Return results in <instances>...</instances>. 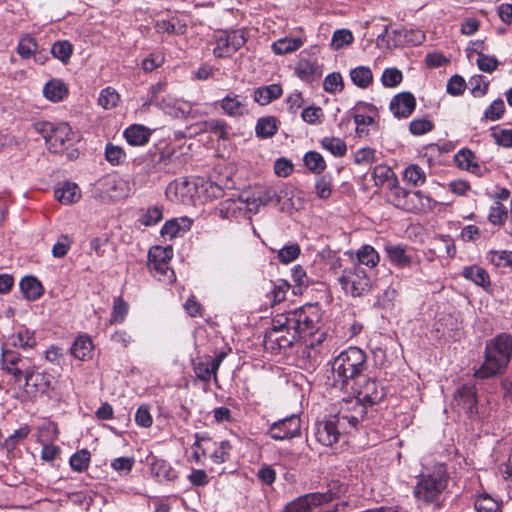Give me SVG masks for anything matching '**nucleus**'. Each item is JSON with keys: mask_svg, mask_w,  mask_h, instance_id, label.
Here are the masks:
<instances>
[{"mask_svg": "<svg viewBox=\"0 0 512 512\" xmlns=\"http://www.w3.org/2000/svg\"><path fill=\"white\" fill-rule=\"evenodd\" d=\"M151 161L153 162V166L151 168L152 171L175 173V170L171 167V163L173 162L171 155L166 154L163 151H155L151 154Z\"/></svg>", "mask_w": 512, "mask_h": 512, "instance_id": "nucleus-39", "label": "nucleus"}, {"mask_svg": "<svg viewBox=\"0 0 512 512\" xmlns=\"http://www.w3.org/2000/svg\"><path fill=\"white\" fill-rule=\"evenodd\" d=\"M512 356V336L501 333L485 345L484 362L474 373L476 378L487 379L502 375Z\"/></svg>", "mask_w": 512, "mask_h": 512, "instance_id": "nucleus-4", "label": "nucleus"}, {"mask_svg": "<svg viewBox=\"0 0 512 512\" xmlns=\"http://www.w3.org/2000/svg\"><path fill=\"white\" fill-rule=\"evenodd\" d=\"M300 254V247L298 244L293 243L285 245L278 251V259L282 263H290L298 258Z\"/></svg>", "mask_w": 512, "mask_h": 512, "instance_id": "nucleus-60", "label": "nucleus"}, {"mask_svg": "<svg viewBox=\"0 0 512 512\" xmlns=\"http://www.w3.org/2000/svg\"><path fill=\"white\" fill-rule=\"evenodd\" d=\"M475 159V154L470 149L467 148L461 149L454 156L455 162L461 169H466L473 173L478 171L480 168L479 164L475 161Z\"/></svg>", "mask_w": 512, "mask_h": 512, "instance_id": "nucleus-33", "label": "nucleus"}, {"mask_svg": "<svg viewBox=\"0 0 512 512\" xmlns=\"http://www.w3.org/2000/svg\"><path fill=\"white\" fill-rule=\"evenodd\" d=\"M477 512H500L499 503L489 495H481L475 501Z\"/></svg>", "mask_w": 512, "mask_h": 512, "instance_id": "nucleus-53", "label": "nucleus"}, {"mask_svg": "<svg viewBox=\"0 0 512 512\" xmlns=\"http://www.w3.org/2000/svg\"><path fill=\"white\" fill-rule=\"evenodd\" d=\"M214 39V56L217 58H226L243 47L248 37L244 29H237L232 31H219L215 34Z\"/></svg>", "mask_w": 512, "mask_h": 512, "instance_id": "nucleus-9", "label": "nucleus"}, {"mask_svg": "<svg viewBox=\"0 0 512 512\" xmlns=\"http://www.w3.org/2000/svg\"><path fill=\"white\" fill-rule=\"evenodd\" d=\"M468 87L474 97H482L488 91L489 82L485 80L484 76L475 75L469 79Z\"/></svg>", "mask_w": 512, "mask_h": 512, "instance_id": "nucleus-51", "label": "nucleus"}, {"mask_svg": "<svg viewBox=\"0 0 512 512\" xmlns=\"http://www.w3.org/2000/svg\"><path fill=\"white\" fill-rule=\"evenodd\" d=\"M90 462V452L86 449H82L74 453L69 460L71 469L76 472L85 471Z\"/></svg>", "mask_w": 512, "mask_h": 512, "instance_id": "nucleus-46", "label": "nucleus"}, {"mask_svg": "<svg viewBox=\"0 0 512 512\" xmlns=\"http://www.w3.org/2000/svg\"><path fill=\"white\" fill-rule=\"evenodd\" d=\"M468 55L470 53H476L478 55L477 58V66L478 68L485 73H492L495 71L499 65L498 59L493 55L484 54L482 51H478V49L470 50V47L467 48Z\"/></svg>", "mask_w": 512, "mask_h": 512, "instance_id": "nucleus-37", "label": "nucleus"}, {"mask_svg": "<svg viewBox=\"0 0 512 512\" xmlns=\"http://www.w3.org/2000/svg\"><path fill=\"white\" fill-rule=\"evenodd\" d=\"M191 221L186 217L171 219L165 222L161 229L162 236H169L170 239L183 235L190 230Z\"/></svg>", "mask_w": 512, "mask_h": 512, "instance_id": "nucleus-24", "label": "nucleus"}, {"mask_svg": "<svg viewBox=\"0 0 512 512\" xmlns=\"http://www.w3.org/2000/svg\"><path fill=\"white\" fill-rule=\"evenodd\" d=\"M119 101V95L115 89L111 87L104 88L98 98V103L104 109L114 108Z\"/></svg>", "mask_w": 512, "mask_h": 512, "instance_id": "nucleus-54", "label": "nucleus"}, {"mask_svg": "<svg viewBox=\"0 0 512 512\" xmlns=\"http://www.w3.org/2000/svg\"><path fill=\"white\" fill-rule=\"evenodd\" d=\"M205 131L214 134L220 139H228L230 127L223 119H209L204 123Z\"/></svg>", "mask_w": 512, "mask_h": 512, "instance_id": "nucleus-41", "label": "nucleus"}, {"mask_svg": "<svg viewBox=\"0 0 512 512\" xmlns=\"http://www.w3.org/2000/svg\"><path fill=\"white\" fill-rule=\"evenodd\" d=\"M126 141L132 146L145 145L151 136L149 128L141 124H133L124 130Z\"/></svg>", "mask_w": 512, "mask_h": 512, "instance_id": "nucleus-21", "label": "nucleus"}, {"mask_svg": "<svg viewBox=\"0 0 512 512\" xmlns=\"http://www.w3.org/2000/svg\"><path fill=\"white\" fill-rule=\"evenodd\" d=\"M3 369L13 376L14 383L18 385L19 388L25 389L28 386L29 379L32 377V370L25 364L13 367L6 366L3 367Z\"/></svg>", "mask_w": 512, "mask_h": 512, "instance_id": "nucleus-34", "label": "nucleus"}, {"mask_svg": "<svg viewBox=\"0 0 512 512\" xmlns=\"http://www.w3.org/2000/svg\"><path fill=\"white\" fill-rule=\"evenodd\" d=\"M386 252L393 264L400 268L408 267L411 264V256L406 253L405 246H386Z\"/></svg>", "mask_w": 512, "mask_h": 512, "instance_id": "nucleus-31", "label": "nucleus"}, {"mask_svg": "<svg viewBox=\"0 0 512 512\" xmlns=\"http://www.w3.org/2000/svg\"><path fill=\"white\" fill-rule=\"evenodd\" d=\"M127 313L128 304L122 299V297L115 298L113 302V310L110 318V324L123 322Z\"/></svg>", "mask_w": 512, "mask_h": 512, "instance_id": "nucleus-55", "label": "nucleus"}, {"mask_svg": "<svg viewBox=\"0 0 512 512\" xmlns=\"http://www.w3.org/2000/svg\"><path fill=\"white\" fill-rule=\"evenodd\" d=\"M505 112V103L501 98L494 100L484 111V120L497 121L502 118Z\"/></svg>", "mask_w": 512, "mask_h": 512, "instance_id": "nucleus-49", "label": "nucleus"}, {"mask_svg": "<svg viewBox=\"0 0 512 512\" xmlns=\"http://www.w3.org/2000/svg\"><path fill=\"white\" fill-rule=\"evenodd\" d=\"M54 196L61 204L71 205L81 198V189L76 183L66 181L54 190Z\"/></svg>", "mask_w": 512, "mask_h": 512, "instance_id": "nucleus-18", "label": "nucleus"}, {"mask_svg": "<svg viewBox=\"0 0 512 512\" xmlns=\"http://www.w3.org/2000/svg\"><path fill=\"white\" fill-rule=\"evenodd\" d=\"M193 370L198 379L203 382H209L212 377L217 379V371L211 363V356L206 355L193 361Z\"/></svg>", "mask_w": 512, "mask_h": 512, "instance_id": "nucleus-23", "label": "nucleus"}, {"mask_svg": "<svg viewBox=\"0 0 512 512\" xmlns=\"http://www.w3.org/2000/svg\"><path fill=\"white\" fill-rule=\"evenodd\" d=\"M157 31L168 34L183 35L186 33L187 24L178 17H171L167 20H159L156 23Z\"/></svg>", "mask_w": 512, "mask_h": 512, "instance_id": "nucleus-29", "label": "nucleus"}, {"mask_svg": "<svg viewBox=\"0 0 512 512\" xmlns=\"http://www.w3.org/2000/svg\"><path fill=\"white\" fill-rule=\"evenodd\" d=\"M68 94L66 84L60 79H51L43 87V95L52 102H60Z\"/></svg>", "mask_w": 512, "mask_h": 512, "instance_id": "nucleus-26", "label": "nucleus"}, {"mask_svg": "<svg viewBox=\"0 0 512 512\" xmlns=\"http://www.w3.org/2000/svg\"><path fill=\"white\" fill-rule=\"evenodd\" d=\"M451 407L459 414L464 413L473 419L478 414V393L475 384L465 383L459 386L453 394Z\"/></svg>", "mask_w": 512, "mask_h": 512, "instance_id": "nucleus-10", "label": "nucleus"}, {"mask_svg": "<svg viewBox=\"0 0 512 512\" xmlns=\"http://www.w3.org/2000/svg\"><path fill=\"white\" fill-rule=\"evenodd\" d=\"M403 80L402 72L394 67L384 69L381 76V83L386 88H395Z\"/></svg>", "mask_w": 512, "mask_h": 512, "instance_id": "nucleus-48", "label": "nucleus"}, {"mask_svg": "<svg viewBox=\"0 0 512 512\" xmlns=\"http://www.w3.org/2000/svg\"><path fill=\"white\" fill-rule=\"evenodd\" d=\"M355 389H347L345 392L353 395L349 400L359 401L364 407L362 402L370 405L377 404L382 401L385 396V392L382 386H380L375 380L370 379L363 375V381H357L354 387Z\"/></svg>", "mask_w": 512, "mask_h": 512, "instance_id": "nucleus-11", "label": "nucleus"}, {"mask_svg": "<svg viewBox=\"0 0 512 512\" xmlns=\"http://www.w3.org/2000/svg\"><path fill=\"white\" fill-rule=\"evenodd\" d=\"M304 41L300 37H284L273 42L271 48L277 55H285L297 51Z\"/></svg>", "mask_w": 512, "mask_h": 512, "instance_id": "nucleus-28", "label": "nucleus"}, {"mask_svg": "<svg viewBox=\"0 0 512 512\" xmlns=\"http://www.w3.org/2000/svg\"><path fill=\"white\" fill-rule=\"evenodd\" d=\"M491 136L497 145L505 148L512 147V129L494 127Z\"/></svg>", "mask_w": 512, "mask_h": 512, "instance_id": "nucleus-56", "label": "nucleus"}, {"mask_svg": "<svg viewBox=\"0 0 512 512\" xmlns=\"http://www.w3.org/2000/svg\"><path fill=\"white\" fill-rule=\"evenodd\" d=\"M278 121L274 116L259 118L255 127V133L258 138L266 139L274 136L278 130Z\"/></svg>", "mask_w": 512, "mask_h": 512, "instance_id": "nucleus-30", "label": "nucleus"}, {"mask_svg": "<svg viewBox=\"0 0 512 512\" xmlns=\"http://www.w3.org/2000/svg\"><path fill=\"white\" fill-rule=\"evenodd\" d=\"M72 52L73 46L66 40L57 41L51 47V53L53 57L60 60L64 64L69 62Z\"/></svg>", "mask_w": 512, "mask_h": 512, "instance_id": "nucleus-45", "label": "nucleus"}, {"mask_svg": "<svg viewBox=\"0 0 512 512\" xmlns=\"http://www.w3.org/2000/svg\"><path fill=\"white\" fill-rule=\"evenodd\" d=\"M461 275L473 282L475 285L482 287L488 291L491 287V280L488 272L477 265L466 266L463 268Z\"/></svg>", "mask_w": 512, "mask_h": 512, "instance_id": "nucleus-19", "label": "nucleus"}, {"mask_svg": "<svg viewBox=\"0 0 512 512\" xmlns=\"http://www.w3.org/2000/svg\"><path fill=\"white\" fill-rule=\"evenodd\" d=\"M57 427L54 423L45 421L42 426L39 427L38 442H50L57 437Z\"/></svg>", "mask_w": 512, "mask_h": 512, "instance_id": "nucleus-61", "label": "nucleus"}, {"mask_svg": "<svg viewBox=\"0 0 512 512\" xmlns=\"http://www.w3.org/2000/svg\"><path fill=\"white\" fill-rule=\"evenodd\" d=\"M449 475L444 464H436L431 470L423 472L413 490L417 501L429 505L438 504L439 498L447 488Z\"/></svg>", "mask_w": 512, "mask_h": 512, "instance_id": "nucleus-5", "label": "nucleus"}, {"mask_svg": "<svg viewBox=\"0 0 512 512\" xmlns=\"http://www.w3.org/2000/svg\"><path fill=\"white\" fill-rule=\"evenodd\" d=\"M393 175L392 169L382 164L375 166L372 172V177L377 187L383 186Z\"/></svg>", "mask_w": 512, "mask_h": 512, "instance_id": "nucleus-58", "label": "nucleus"}, {"mask_svg": "<svg viewBox=\"0 0 512 512\" xmlns=\"http://www.w3.org/2000/svg\"><path fill=\"white\" fill-rule=\"evenodd\" d=\"M34 142L43 141L51 153H61L72 147L76 134L68 123L53 124L47 121L34 122Z\"/></svg>", "mask_w": 512, "mask_h": 512, "instance_id": "nucleus-6", "label": "nucleus"}, {"mask_svg": "<svg viewBox=\"0 0 512 512\" xmlns=\"http://www.w3.org/2000/svg\"><path fill=\"white\" fill-rule=\"evenodd\" d=\"M376 161V152L374 149L365 147L358 149L354 155V162L358 165H368Z\"/></svg>", "mask_w": 512, "mask_h": 512, "instance_id": "nucleus-64", "label": "nucleus"}, {"mask_svg": "<svg viewBox=\"0 0 512 512\" xmlns=\"http://www.w3.org/2000/svg\"><path fill=\"white\" fill-rule=\"evenodd\" d=\"M394 204L409 212H419L433 207L432 199L420 190L408 191L395 183L391 187Z\"/></svg>", "mask_w": 512, "mask_h": 512, "instance_id": "nucleus-7", "label": "nucleus"}, {"mask_svg": "<svg viewBox=\"0 0 512 512\" xmlns=\"http://www.w3.org/2000/svg\"><path fill=\"white\" fill-rule=\"evenodd\" d=\"M231 445L228 441H221L211 454V459L216 464H221L229 460Z\"/></svg>", "mask_w": 512, "mask_h": 512, "instance_id": "nucleus-62", "label": "nucleus"}, {"mask_svg": "<svg viewBox=\"0 0 512 512\" xmlns=\"http://www.w3.org/2000/svg\"><path fill=\"white\" fill-rule=\"evenodd\" d=\"M300 429V417L293 414L272 423L269 427L268 435L274 440L282 441L299 436Z\"/></svg>", "mask_w": 512, "mask_h": 512, "instance_id": "nucleus-13", "label": "nucleus"}, {"mask_svg": "<svg viewBox=\"0 0 512 512\" xmlns=\"http://www.w3.org/2000/svg\"><path fill=\"white\" fill-rule=\"evenodd\" d=\"M315 192L320 199H328L332 193V179L328 175L321 176L315 183Z\"/></svg>", "mask_w": 512, "mask_h": 512, "instance_id": "nucleus-59", "label": "nucleus"}, {"mask_svg": "<svg viewBox=\"0 0 512 512\" xmlns=\"http://www.w3.org/2000/svg\"><path fill=\"white\" fill-rule=\"evenodd\" d=\"M219 215L224 219L237 218L245 212H257L255 200L243 199L242 197L227 198L220 202L218 207Z\"/></svg>", "mask_w": 512, "mask_h": 512, "instance_id": "nucleus-14", "label": "nucleus"}, {"mask_svg": "<svg viewBox=\"0 0 512 512\" xmlns=\"http://www.w3.org/2000/svg\"><path fill=\"white\" fill-rule=\"evenodd\" d=\"M321 147L330 152L334 157L341 158L346 155V143L337 137H324L320 141Z\"/></svg>", "mask_w": 512, "mask_h": 512, "instance_id": "nucleus-35", "label": "nucleus"}, {"mask_svg": "<svg viewBox=\"0 0 512 512\" xmlns=\"http://www.w3.org/2000/svg\"><path fill=\"white\" fill-rule=\"evenodd\" d=\"M323 88L326 92L331 94L339 93L343 90L344 84L342 76L338 72L328 74L323 81Z\"/></svg>", "mask_w": 512, "mask_h": 512, "instance_id": "nucleus-50", "label": "nucleus"}, {"mask_svg": "<svg viewBox=\"0 0 512 512\" xmlns=\"http://www.w3.org/2000/svg\"><path fill=\"white\" fill-rule=\"evenodd\" d=\"M366 413V407L359 401L343 400L337 413L314 424L313 436L322 446L332 447L342 434L356 432Z\"/></svg>", "mask_w": 512, "mask_h": 512, "instance_id": "nucleus-2", "label": "nucleus"}, {"mask_svg": "<svg viewBox=\"0 0 512 512\" xmlns=\"http://www.w3.org/2000/svg\"><path fill=\"white\" fill-rule=\"evenodd\" d=\"M318 320L311 307L275 315L264 336L265 348L275 351L292 347L299 338L311 336L317 330Z\"/></svg>", "mask_w": 512, "mask_h": 512, "instance_id": "nucleus-1", "label": "nucleus"}, {"mask_svg": "<svg viewBox=\"0 0 512 512\" xmlns=\"http://www.w3.org/2000/svg\"><path fill=\"white\" fill-rule=\"evenodd\" d=\"M92 348L91 339L87 336H80L74 341L71 347V353L76 358L85 360L91 356Z\"/></svg>", "mask_w": 512, "mask_h": 512, "instance_id": "nucleus-38", "label": "nucleus"}, {"mask_svg": "<svg viewBox=\"0 0 512 512\" xmlns=\"http://www.w3.org/2000/svg\"><path fill=\"white\" fill-rule=\"evenodd\" d=\"M333 385L343 391L354 389L357 381H363L367 370V356L358 347H349L331 362Z\"/></svg>", "mask_w": 512, "mask_h": 512, "instance_id": "nucleus-3", "label": "nucleus"}, {"mask_svg": "<svg viewBox=\"0 0 512 512\" xmlns=\"http://www.w3.org/2000/svg\"><path fill=\"white\" fill-rule=\"evenodd\" d=\"M217 105L223 114L231 118H240L248 114L247 98L234 92H229L217 102Z\"/></svg>", "mask_w": 512, "mask_h": 512, "instance_id": "nucleus-15", "label": "nucleus"}, {"mask_svg": "<svg viewBox=\"0 0 512 512\" xmlns=\"http://www.w3.org/2000/svg\"><path fill=\"white\" fill-rule=\"evenodd\" d=\"M404 180L414 187L421 186L426 181V173L419 165L410 164L404 170Z\"/></svg>", "mask_w": 512, "mask_h": 512, "instance_id": "nucleus-42", "label": "nucleus"}, {"mask_svg": "<svg viewBox=\"0 0 512 512\" xmlns=\"http://www.w3.org/2000/svg\"><path fill=\"white\" fill-rule=\"evenodd\" d=\"M320 507L312 493L301 495L288 502L282 512H311Z\"/></svg>", "mask_w": 512, "mask_h": 512, "instance_id": "nucleus-22", "label": "nucleus"}, {"mask_svg": "<svg viewBox=\"0 0 512 512\" xmlns=\"http://www.w3.org/2000/svg\"><path fill=\"white\" fill-rule=\"evenodd\" d=\"M490 263L499 268H512V251L492 250L488 253Z\"/></svg>", "mask_w": 512, "mask_h": 512, "instance_id": "nucleus-44", "label": "nucleus"}, {"mask_svg": "<svg viewBox=\"0 0 512 512\" xmlns=\"http://www.w3.org/2000/svg\"><path fill=\"white\" fill-rule=\"evenodd\" d=\"M290 289V284L288 281L283 279H278L276 281H270L268 292L266 297L271 306H274L286 299V294Z\"/></svg>", "mask_w": 512, "mask_h": 512, "instance_id": "nucleus-25", "label": "nucleus"}, {"mask_svg": "<svg viewBox=\"0 0 512 512\" xmlns=\"http://www.w3.org/2000/svg\"><path fill=\"white\" fill-rule=\"evenodd\" d=\"M416 108V99L411 92L396 94L390 101L389 109L396 118H408Z\"/></svg>", "mask_w": 512, "mask_h": 512, "instance_id": "nucleus-16", "label": "nucleus"}, {"mask_svg": "<svg viewBox=\"0 0 512 512\" xmlns=\"http://www.w3.org/2000/svg\"><path fill=\"white\" fill-rule=\"evenodd\" d=\"M305 166L314 174H321L326 169L323 156L316 151H309L303 158Z\"/></svg>", "mask_w": 512, "mask_h": 512, "instance_id": "nucleus-40", "label": "nucleus"}, {"mask_svg": "<svg viewBox=\"0 0 512 512\" xmlns=\"http://www.w3.org/2000/svg\"><path fill=\"white\" fill-rule=\"evenodd\" d=\"M173 256L171 246H153L148 251V269L154 276H166L168 272L173 271L169 268V261Z\"/></svg>", "mask_w": 512, "mask_h": 512, "instance_id": "nucleus-12", "label": "nucleus"}, {"mask_svg": "<svg viewBox=\"0 0 512 512\" xmlns=\"http://www.w3.org/2000/svg\"><path fill=\"white\" fill-rule=\"evenodd\" d=\"M282 94L283 89L281 85L274 83L256 88L253 92V99L259 105L265 106L280 98Z\"/></svg>", "mask_w": 512, "mask_h": 512, "instance_id": "nucleus-20", "label": "nucleus"}, {"mask_svg": "<svg viewBox=\"0 0 512 512\" xmlns=\"http://www.w3.org/2000/svg\"><path fill=\"white\" fill-rule=\"evenodd\" d=\"M350 78L354 85L365 89L372 83L373 73L367 66H358L350 71Z\"/></svg>", "mask_w": 512, "mask_h": 512, "instance_id": "nucleus-32", "label": "nucleus"}, {"mask_svg": "<svg viewBox=\"0 0 512 512\" xmlns=\"http://www.w3.org/2000/svg\"><path fill=\"white\" fill-rule=\"evenodd\" d=\"M162 218L163 208L161 206H152L141 216L140 222L144 226H152L160 222Z\"/></svg>", "mask_w": 512, "mask_h": 512, "instance_id": "nucleus-57", "label": "nucleus"}, {"mask_svg": "<svg viewBox=\"0 0 512 512\" xmlns=\"http://www.w3.org/2000/svg\"><path fill=\"white\" fill-rule=\"evenodd\" d=\"M295 74L303 81H311L319 77L321 72L316 60L301 58L295 67Z\"/></svg>", "mask_w": 512, "mask_h": 512, "instance_id": "nucleus-27", "label": "nucleus"}, {"mask_svg": "<svg viewBox=\"0 0 512 512\" xmlns=\"http://www.w3.org/2000/svg\"><path fill=\"white\" fill-rule=\"evenodd\" d=\"M357 258L360 264L368 267H375L379 262V255L377 251L370 245H364L357 253Z\"/></svg>", "mask_w": 512, "mask_h": 512, "instance_id": "nucleus-47", "label": "nucleus"}, {"mask_svg": "<svg viewBox=\"0 0 512 512\" xmlns=\"http://www.w3.org/2000/svg\"><path fill=\"white\" fill-rule=\"evenodd\" d=\"M353 41V34L348 29H339L333 33L331 46L335 50L342 49L343 47L351 44Z\"/></svg>", "mask_w": 512, "mask_h": 512, "instance_id": "nucleus-52", "label": "nucleus"}, {"mask_svg": "<svg viewBox=\"0 0 512 512\" xmlns=\"http://www.w3.org/2000/svg\"><path fill=\"white\" fill-rule=\"evenodd\" d=\"M347 489L348 487L345 483L338 479H332L326 484L324 491L312 492V494L314 495L319 506H322L345 495Z\"/></svg>", "mask_w": 512, "mask_h": 512, "instance_id": "nucleus-17", "label": "nucleus"}, {"mask_svg": "<svg viewBox=\"0 0 512 512\" xmlns=\"http://www.w3.org/2000/svg\"><path fill=\"white\" fill-rule=\"evenodd\" d=\"M507 218V209L500 202H496L494 206L490 208L488 220L493 225L502 224Z\"/></svg>", "mask_w": 512, "mask_h": 512, "instance_id": "nucleus-63", "label": "nucleus"}, {"mask_svg": "<svg viewBox=\"0 0 512 512\" xmlns=\"http://www.w3.org/2000/svg\"><path fill=\"white\" fill-rule=\"evenodd\" d=\"M106 161L112 166H119L124 163L126 153L121 146L107 143L104 151Z\"/></svg>", "mask_w": 512, "mask_h": 512, "instance_id": "nucleus-43", "label": "nucleus"}, {"mask_svg": "<svg viewBox=\"0 0 512 512\" xmlns=\"http://www.w3.org/2000/svg\"><path fill=\"white\" fill-rule=\"evenodd\" d=\"M339 283L346 293L353 297H360L366 294L371 288V280L364 268L360 265H353L345 268L339 277Z\"/></svg>", "mask_w": 512, "mask_h": 512, "instance_id": "nucleus-8", "label": "nucleus"}, {"mask_svg": "<svg viewBox=\"0 0 512 512\" xmlns=\"http://www.w3.org/2000/svg\"><path fill=\"white\" fill-rule=\"evenodd\" d=\"M151 474L158 480H172L174 478L173 469L170 464L162 459L153 458L150 464Z\"/></svg>", "mask_w": 512, "mask_h": 512, "instance_id": "nucleus-36", "label": "nucleus"}]
</instances>
